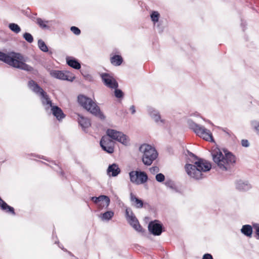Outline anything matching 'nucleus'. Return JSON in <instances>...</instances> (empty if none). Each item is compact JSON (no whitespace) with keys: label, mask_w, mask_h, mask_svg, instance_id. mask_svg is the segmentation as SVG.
<instances>
[{"label":"nucleus","mask_w":259,"mask_h":259,"mask_svg":"<svg viewBox=\"0 0 259 259\" xmlns=\"http://www.w3.org/2000/svg\"><path fill=\"white\" fill-rule=\"evenodd\" d=\"M28 87L32 92L40 97L41 104L46 111L51 108L53 115L59 121L65 117V114L61 108L58 106L53 105L49 95L36 81L32 79L29 80Z\"/></svg>","instance_id":"obj_2"},{"label":"nucleus","mask_w":259,"mask_h":259,"mask_svg":"<svg viewBox=\"0 0 259 259\" xmlns=\"http://www.w3.org/2000/svg\"><path fill=\"white\" fill-rule=\"evenodd\" d=\"M188 124L189 127L192 129L195 133L202 137L204 140L207 141L213 142V136L209 130L205 128L204 126L200 125L193 120H188Z\"/></svg>","instance_id":"obj_7"},{"label":"nucleus","mask_w":259,"mask_h":259,"mask_svg":"<svg viewBox=\"0 0 259 259\" xmlns=\"http://www.w3.org/2000/svg\"><path fill=\"white\" fill-rule=\"evenodd\" d=\"M102 81L104 84L108 88L113 89V88H118V83L116 79L107 73H103L101 75Z\"/></svg>","instance_id":"obj_12"},{"label":"nucleus","mask_w":259,"mask_h":259,"mask_svg":"<svg viewBox=\"0 0 259 259\" xmlns=\"http://www.w3.org/2000/svg\"><path fill=\"white\" fill-rule=\"evenodd\" d=\"M8 27L12 31L16 34L19 33L21 30L20 27L17 24L14 23H10Z\"/></svg>","instance_id":"obj_26"},{"label":"nucleus","mask_w":259,"mask_h":259,"mask_svg":"<svg viewBox=\"0 0 259 259\" xmlns=\"http://www.w3.org/2000/svg\"><path fill=\"white\" fill-rule=\"evenodd\" d=\"M50 22L49 21H45L40 18L36 19V23L42 29H49V26L47 25Z\"/></svg>","instance_id":"obj_24"},{"label":"nucleus","mask_w":259,"mask_h":259,"mask_svg":"<svg viewBox=\"0 0 259 259\" xmlns=\"http://www.w3.org/2000/svg\"><path fill=\"white\" fill-rule=\"evenodd\" d=\"M135 171V175H136V178H137V185H139V180L140 178V177L138 176L140 175V171Z\"/></svg>","instance_id":"obj_42"},{"label":"nucleus","mask_w":259,"mask_h":259,"mask_svg":"<svg viewBox=\"0 0 259 259\" xmlns=\"http://www.w3.org/2000/svg\"><path fill=\"white\" fill-rule=\"evenodd\" d=\"M223 155L220 150L214 151L211 153L213 162L222 170L227 171L234 166L236 161V156L231 152L224 151Z\"/></svg>","instance_id":"obj_4"},{"label":"nucleus","mask_w":259,"mask_h":259,"mask_svg":"<svg viewBox=\"0 0 259 259\" xmlns=\"http://www.w3.org/2000/svg\"><path fill=\"white\" fill-rule=\"evenodd\" d=\"M59 243L58 241V242L57 241H55V243Z\"/></svg>","instance_id":"obj_51"},{"label":"nucleus","mask_w":259,"mask_h":259,"mask_svg":"<svg viewBox=\"0 0 259 259\" xmlns=\"http://www.w3.org/2000/svg\"><path fill=\"white\" fill-rule=\"evenodd\" d=\"M148 113L150 117L154 120V121L158 125H163L164 124L165 120L161 119L160 114L157 110L152 107H150L148 109Z\"/></svg>","instance_id":"obj_14"},{"label":"nucleus","mask_w":259,"mask_h":259,"mask_svg":"<svg viewBox=\"0 0 259 259\" xmlns=\"http://www.w3.org/2000/svg\"><path fill=\"white\" fill-rule=\"evenodd\" d=\"M150 172L152 174L157 173L159 171V169L158 166H153L150 168Z\"/></svg>","instance_id":"obj_39"},{"label":"nucleus","mask_w":259,"mask_h":259,"mask_svg":"<svg viewBox=\"0 0 259 259\" xmlns=\"http://www.w3.org/2000/svg\"><path fill=\"white\" fill-rule=\"evenodd\" d=\"M102 149L109 154L114 152V145L100 144Z\"/></svg>","instance_id":"obj_27"},{"label":"nucleus","mask_w":259,"mask_h":259,"mask_svg":"<svg viewBox=\"0 0 259 259\" xmlns=\"http://www.w3.org/2000/svg\"><path fill=\"white\" fill-rule=\"evenodd\" d=\"M202 259H213V257L211 254L205 253L203 255Z\"/></svg>","instance_id":"obj_41"},{"label":"nucleus","mask_w":259,"mask_h":259,"mask_svg":"<svg viewBox=\"0 0 259 259\" xmlns=\"http://www.w3.org/2000/svg\"><path fill=\"white\" fill-rule=\"evenodd\" d=\"M50 74L51 76L54 78L63 80L72 81L75 78V77L68 71L51 70L50 71Z\"/></svg>","instance_id":"obj_10"},{"label":"nucleus","mask_w":259,"mask_h":259,"mask_svg":"<svg viewBox=\"0 0 259 259\" xmlns=\"http://www.w3.org/2000/svg\"><path fill=\"white\" fill-rule=\"evenodd\" d=\"M188 156L187 162L185 166L188 175L195 180H200L203 178V172L209 171L211 168L210 162L202 158L198 157L189 150H187Z\"/></svg>","instance_id":"obj_1"},{"label":"nucleus","mask_w":259,"mask_h":259,"mask_svg":"<svg viewBox=\"0 0 259 259\" xmlns=\"http://www.w3.org/2000/svg\"><path fill=\"white\" fill-rule=\"evenodd\" d=\"M79 104L93 115L101 120L105 119V116L101 111L100 107L91 98L83 95H79L77 97Z\"/></svg>","instance_id":"obj_5"},{"label":"nucleus","mask_w":259,"mask_h":259,"mask_svg":"<svg viewBox=\"0 0 259 259\" xmlns=\"http://www.w3.org/2000/svg\"><path fill=\"white\" fill-rule=\"evenodd\" d=\"M78 123L84 131H85L86 128L89 127L91 125L90 120L88 118H85L83 116L79 117L78 119Z\"/></svg>","instance_id":"obj_20"},{"label":"nucleus","mask_w":259,"mask_h":259,"mask_svg":"<svg viewBox=\"0 0 259 259\" xmlns=\"http://www.w3.org/2000/svg\"><path fill=\"white\" fill-rule=\"evenodd\" d=\"M165 186L166 187L169 188L170 189L172 190L176 193H179V194H182V192L181 190V189L178 188L176 186V185H175L174 182L173 181H172L171 180L166 181L165 182Z\"/></svg>","instance_id":"obj_23"},{"label":"nucleus","mask_w":259,"mask_h":259,"mask_svg":"<svg viewBox=\"0 0 259 259\" xmlns=\"http://www.w3.org/2000/svg\"><path fill=\"white\" fill-rule=\"evenodd\" d=\"M241 145L243 147H248L249 145V144L247 140L243 139L241 141Z\"/></svg>","instance_id":"obj_40"},{"label":"nucleus","mask_w":259,"mask_h":259,"mask_svg":"<svg viewBox=\"0 0 259 259\" xmlns=\"http://www.w3.org/2000/svg\"><path fill=\"white\" fill-rule=\"evenodd\" d=\"M38 157H39V158H41V159H43L44 160H46L49 161V160L46 159V158H45L43 156L42 157L38 156Z\"/></svg>","instance_id":"obj_48"},{"label":"nucleus","mask_w":259,"mask_h":259,"mask_svg":"<svg viewBox=\"0 0 259 259\" xmlns=\"http://www.w3.org/2000/svg\"><path fill=\"white\" fill-rule=\"evenodd\" d=\"M106 135L111 139L117 141L124 145H127L129 144L128 138L121 132L108 128L106 131Z\"/></svg>","instance_id":"obj_9"},{"label":"nucleus","mask_w":259,"mask_h":259,"mask_svg":"<svg viewBox=\"0 0 259 259\" xmlns=\"http://www.w3.org/2000/svg\"><path fill=\"white\" fill-rule=\"evenodd\" d=\"M139 174L140 175L138 176L140 177L139 180V185L146 183L148 180V176L146 173L144 171H140Z\"/></svg>","instance_id":"obj_28"},{"label":"nucleus","mask_w":259,"mask_h":259,"mask_svg":"<svg viewBox=\"0 0 259 259\" xmlns=\"http://www.w3.org/2000/svg\"><path fill=\"white\" fill-rule=\"evenodd\" d=\"M139 151L143 154L142 161L147 166L150 165L158 156L155 148L149 144H144L139 147Z\"/></svg>","instance_id":"obj_6"},{"label":"nucleus","mask_w":259,"mask_h":259,"mask_svg":"<svg viewBox=\"0 0 259 259\" xmlns=\"http://www.w3.org/2000/svg\"><path fill=\"white\" fill-rule=\"evenodd\" d=\"M156 180L159 183L163 182L165 180V176L162 173L157 174L155 176Z\"/></svg>","instance_id":"obj_37"},{"label":"nucleus","mask_w":259,"mask_h":259,"mask_svg":"<svg viewBox=\"0 0 259 259\" xmlns=\"http://www.w3.org/2000/svg\"><path fill=\"white\" fill-rule=\"evenodd\" d=\"M91 200L95 204H97L101 201H105V204L102 205V203H101L99 204L98 208L99 209H102L104 208L106 209L108 208L110 203V199L109 197L104 195H101L98 197L93 196L91 197Z\"/></svg>","instance_id":"obj_13"},{"label":"nucleus","mask_w":259,"mask_h":259,"mask_svg":"<svg viewBox=\"0 0 259 259\" xmlns=\"http://www.w3.org/2000/svg\"><path fill=\"white\" fill-rule=\"evenodd\" d=\"M125 217L128 223L137 232L141 233L142 234L145 232V230L143 229L139 224L138 220L134 215L131 208H126L125 210Z\"/></svg>","instance_id":"obj_8"},{"label":"nucleus","mask_w":259,"mask_h":259,"mask_svg":"<svg viewBox=\"0 0 259 259\" xmlns=\"http://www.w3.org/2000/svg\"><path fill=\"white\" fill-rule=\"evenodd\" d=\"M252 225H243L240 231L242 234L248 237H251L253 232Z\"/></svg>","instance_id":"obj_19"},{"label":"nucleus","mask_w":259,"mask_h":259,"mask_svg":"<svg viewBox=\"0 0 259 259\" xmlns=\"http://www.w3.org/2000/svg\"><path fill=\"white\" fill-rule=\"evenodd\" d=\"M130 181L132 183H135L137 185V178H136V175H135V171H131L129 173Z\"/></svg>","instance_id":"obj_36"},{"label":"nucleus","mask_w":259,"mask_h":259,"mask_svg":"<svg viewBox=\"0 0 259 259\" xmlns=\"http://www.w3.org/2000/svg\"><path fill=\"white\" fill-rule=\"evenodd\" d=\"M241 26L242 27V29L244 31V24L243 23H241Z\"/></svg>","instance_id":"obj_49"},{"label":"nucleus","mask_w":259,"mask_h":259,"mask_svg":"<svg viewBox=\"0 0 259 259\" xmlns=\"http://www.w3.org/2000/svg\"><path fill=\"white\" fill-rule=\"evenodd\" d=\"M70 30L75 35H78L80 34V30L76 26H71Z\"/></svg>","instance_id":"obj_38"},{"label":"nucleus","mask_w":259,"mask_h":259,"mask_svg":"<svg viewBox=\"0 0 259 259\" xmlns=\"http://www.w3.org/2000/svg\"><path fill=\"white\" fill-rule=\"evenodd\" d=\"M52 163L54 164V165H57V164H56V163L55 162V161H53Z\"/></svg>","instance_id":"obj_50"},{"label":"nucleus","mask_w":259,"mask_h":259,"mask_svg":"<svg viewBox=\"0 0 259 259\" xmlns=\"http://www.w3.org/2000/svg\"><path fill=\"white\" fill-rule=\"evenodd\" d=\"M58 167H59V169H60V171H59L60 174H61V175L62 176H63H63H64V172L62 171V170L61 169V168L60 166H58Z\"/></svg>","instance_id":"obj_46"},{"label":"nucleus","mask_w":259,"mask_h":259,"mask_svg":"<svg viewBox=\"0 0 259 259\" xmlns=\"http://www.w3.org/2000/svg\"><path fill=\"white\" fill-rule=\"evenodd\" d=\"M0 61L16 68L33 72V67L26 64L23 56L19 53L11 52L5 53L0 51Z\"/></svg>","instance_id":"obj_3"},{"label":"nucleus","mask_w":259,"mask_h":259,"mask_svg":"<svg viewBox=\"0 0 259 259\" xmlns=\"http://www.w3.org/2000/svg\"><path fill=\"white\" fill-rule=\"evenodd\" d=\"M122 57L118 55H115L110 58L111 63L114 66H119L123 62Z\"/></svg>","instance_id":"obj_22"},{"label":"nucleus","mask_w":259,"mask_h":259,"mask_svg":"<svg viewBox=\"0 0 259 259\" xmlns=\"http://www.w3.org/2000/svg\"><path fill=\"white\" fill-rule=\"evenodd\" d=\"M150 17L152 21L153 22L154 25H155L156 23L158 22L160 14L157 11H152L150 14Z\"/></svg>","instance_id":"obj_29"},{"label":"nucleus","mask_w":259,"mask_h":259,"mask_svg":"<svg viewBox=\"0 0 259 259\" xmlns=\"http://www.w3.org/2000/svg\"><path fill=\"white\" fill-rule=\"evenodd\" d=\"M252 127L255 131L256 134L259 136V122L253 120L250 121Z\"/></svg>","instance_id":"obj_32"},{"label":"nucleus","mask_w":259,"mask_h":259,"mask_svg":"<svg viewBox=\"0 0 259 259\" xmlns=\"http://www.w3.org/2000/svg\"><path fill=\"white\" fill-rule=\"evenodd\" d=\"M66 60L67 64L70 67L77 70L80 69V63L76 59L72 57H67Z\"/></svg>","instance_id":"obj_18"},{"label":"nucleus","mask_w":259,"mask_h":259,"mask_svg":"<svg viewBox=\"0 0 259 259\" xmlns=\"http://www.w3.org/2000/svg\"><path fill=\"white\" fill-rule=\"evenodd\" d=\"M121 170L118 165L116 163H113L109 165L107 173L109 176L115 177L117 176L120 172Z\"/></svg>","instance_id":"obj_16"},{"label":"nucleus","mask_w":259,"mask_h":259,"mask_svg":"<svg viewBox=\"0 0 259 259\" xmlns=\"http://www.w3.org/2000/svg\"><path fill=\"white\" fill-rule=\"evenodd\" d=\"M100 144H103V145H113V142L110 139V138L106 136H104L102 137L100 142Z\"/></svg>","instance_id":"obj_30"},{"label":"nucleus","mask_w":259,"mask_h":259,"mask_svg":"<svg viewBox=\"0 0 259 259\" xmlns=\"http://www.w3.org/2000/svg\"><path fill=\"white\" fill-rule=\"evenodd\" d=\"M24 39L29 43H32L33 41L32 35L28 32H25L23 35Z\"/></svg>","instance_id":"obj_33"},{"label":"nucleus","mask_w":259,"mask_h":259,"mask_svg":"<svg viewBox=\"0 0 259 259\" xmlns=\"http://www.w3.org/2000/svg\"><path fill=\"white\" fill-rule=\"evenodd\" d=\"M156 27L158 29V31L159 33H161L163 31V28L161 27L159 24H157Z\"/></svg>","instance_id":"obj_44"},{"label":"nucleus","mask_w":259,"mask_h":259,"mask_svg":"<svg viewBox=\"0 0 259 259\" xmlns=\"http://www.w3.org/2000/svg\"><path fill=\"white\" fill-rule=\"evenodd\" d=\"M252 227L254 230L255 238L259 240V224L256 223H252Z\"/></svg>","instance_id":"obj_34"},{"label":"nucleus","mask_w":259,"mask_h":259,"mask_svg":"<svg viewBox=\"0 0 259 259\" xmlns=\"http://www.w3.org/2000/svg\"><path fill=\"white\" fill-rule=\"evenodd\" d=\"M114 214L112 210L107 211L102 214L101 219L103 221H109L112 218Z\"/></svg>","instance_id":"obj_25"},{"label":"nucleus","mask_w":259,"mask_h":259,"mask_svg":"<svg viewBox=\"0 0 259 259\" xmlns=\"http://www.w3.org/2000/svg\"><path fill=\"white\" fill-rule=\"evenodd\" d=\"M0 208L1 209L8 213H10L13 215L16 214L14 208L9 205L4 200L0 197Z\"/></svg>","instance_id":"obj_17"},{"label":"nucleus","mask_w":259,"mask_h":259,"mask_svg":"<svg viewBox=\"0 0 259 259\" xmlns=\"http://www.w3.org/2000/svg\"><path fill=\"white\" fill-rule=\"evenodd\" d=\"M130 109L131 111V112H132V114H134L135 113L136 109H135V106H134V105L131 106Z\"/></svg>","instance_id":"obj_43"},{"label":"nucleus","mask_w":259,"mask_h":259,"mask_svg":"<svg viewBox=\"0 0 259 259\" xmlns=\"http://www.w3.org/2000/svg\"><path fill=\"white\" fill-rule=\"evenodd\" d=\"M68 254H69L70 256H72V257H73V259H78V258H77V257H76V256H74V255H73V254L71 252H70V251H68Z\"/></svg>","instance_id":"obj_45"},{"label":"nucleus","mask_w":259,"mask_h":259,"mask_svg":"<svg viewBox=\"0 0 259 259\" xmlns=\"http://www.w3.org/2000/svg\"><path fill=\"white\" fill-rule=\"evenodd\" d=\"M38 46L39 49L44 52H47L49 51L47 46L42 39L38 40Z\"/></svg>","instance_id":"obj_31"},{"label":"nucleus","mask_w":259,"mask_h":259,"mask_svg":"<svg viewBox=\"0 0 259 259\" xmlns=\"http://www.w3.org/2000/svg\"><path fill=\"white\" fill-rule=\"evenodd\" d=\"M59 247L61 248L62 250H64L65 251H66L68 252V251H67L66 249L64 248L63 247L61 246L60 245H59Z\"/></svg>","instance_id":"obj_47"},{"label":"nucleus","mask_w":259,"mask_h":259,"mask_svg":"<svg viewBox=\"0 0 259 259\" xmlns=\"http://www.w3.org/2000/svg\"><path fill=\"white\" fill-rule=\"evenodd\" d=\"M130 199L132 202L135 203V206L137 208H140L143 207V200L134 195L132 193L130 194Z\"/></svg>","instance_id":"obj_21"},{"label":"nucleus","mask_w":259,"mask_h":259,"mask_svg":"<svg viewBox=\"0 0 259 259\" xmlns=\"http://www.w3.org/2000/svg\"><path fill=\"white\" fill-rule=\"evenodd\" d=\"M148 230L154 236H159L164 231L162 224L157 220L152 221L149 223Z\"/></svg>","instance_id":"obj_11"},{"label":"nucleus","mask_w":259,"mask_h":259,"mask_svg":"<svg viewBox=\"0 0 259 259\" xmlns=\"http://www.w3.org/2000/svg\"><path fill=\"white\" fill-rule=\"evenodd\" d=\"M113 89H115L114 96L116 98L120 99L123 97L124 94L121 90L118 88H113Z\"/></svg>","instance_id":"obj_35"},{"label":"nucleus","mask_w":259,"mask_h":259,"mask_svg":"<svg viewBox=\"0 0 259 259\" xmlns=\"http://www.w3.org/2000/svg\"><path fill=\"white\" fill-rule=\"evenodd\" d=\"M236 189L239 191H247L251 188V185L247 181L239 180L235 182Z\"/></svg>","instance_id":"obj_15"}]
</instances>
